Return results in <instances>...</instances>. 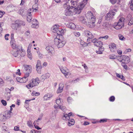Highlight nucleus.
Segmentation results:
<instances>
[{"mask_svg":"<svg viewBox=\"0 0 133 133\" xmlns=\"http://www.w3.org/2000/svg\"><path fill=\"white\" fill-rule=\"evenodd\" d=\"M59 108L62 110H63L66 109V107L61 105L59 106Z\"/></svg>","mask_w":133,"mask_h":133,"instance_id":"6e6d98bb","label":"nucleus"},{"mask_svg":"<svg viewBox=\"0 0 133 133\" xmlns=\"http://www.w3.org/2000/svg\"><path fill=\"white\" fill-rule=\"evenodd\" d=\"M5 14V12L4 11H2L0 10V18L2 17L3 15Z\"/></svg>","mask_w":133,"mask_h":133,"instance_id":"603ef678","label":"nucleus"},{"mask_svg":"<svg viewBox=\"0 0 133 133\" xmlns=\"http://www.w3.org/2000/svg\"><path fill=\"white\" fill-rule=\"evenodd\" d=\"M132 17L131 15H128V21H129L128 23V25H131L133 24V17Z\"/></svg>","mask_w":133,"mask_h":133,"instance_id":"2eb2a0df","label":"nucleus"},{"mask_svg":"<svg viewBox=\"0 0 133 133\" xmlns=\"http://www.w3.org/2000/svg\"><path fill=\"white\" fill-rule=\"evenodd\" d=\"M50 76V75L48 73H47L41 76V78L43 80L47 78H49Z\"/></svg>","mask_w":133,"mask_h":133,"instance_id":"4be33fe9","label":"nucleus"},{"mask_svg":"<svg viewBox=\"0 0 133 133\" xmlns=\"http://www.w3.org/2000/svg\"><path fill=\"white\" fill-rule=\"evenodd\" d=\"M130 7L131 10H133V0H132L131 1Z\"/></svg>","mask_w":133,"mask_h":133,"instance_id":"49530a36","label":"nucleus"},{"mask_svg":"<svg viewBox=\"0 0 133 133\" xmlns=\"http://www.w3.org/2000/svg\"><path fill=\"white\" fill-rule=\"evenodd\" d=\"M26 87L28 88V89H30V88H31L34 87V85L33 84V83L32 82H30L29 84L27 85L26 86Z\"/></svg>","mask_w":133,"mask_h":133,"instance_id":"f704fd0d","label":"nucleus"},{"mask_svg":"<svg viewBox=\"0 0 133 133\" xmlns=\"http://www.w3.org/2000/svg\"><path fill=\"white\" fill-rule=\"evenodd\" d=\"M94 45L98 47H100L102 45V42L101 41L96 42H94Z\"/></svg>","mask_w":133,"mask_h":133,"instance_id":"b1692460","label":"nucleus"},{"mask_svg":"<svg viewBox=\"0 0 133 133\" xmlns=\"http://www.w3.org/2000/svg\"><path fill=\"white\" fill-rule=\"evenodd\" d=\"M59 26L58 25H55L52 27V31L54 33H57L59 28Z\"/></svg>","mask_w":133,"mask_h":133,"instance_id":"6ab92c4d","label":"nucleus"},{"mask_svg":"<svg viewBox=\"0 0 133 133\" xmlns=\"http://www.w3.org/2000/svg\"><path fill=\"white\" fill-rule=\"evenodd\" d=\"M71 5V7H72V8H74L76 7L77 5V2L76 1H74L72 0L70 2Z\"/></svg>","mask_w":133,"mask_h":133,"instance_id":"393cba45","label":"nucleus"},{"mask_svg":"<svg viewBox=\"0 0 133 133\" xmlns=\"http://www.w3.org/2000/svg\"><path fill=\"white\" fill-rule=\"evenodd\" d=\"M68 122V125L70 126L72 125H73L75 123V121L73 119H71L69 120Z\"/></svg>","mask_w":133,"mask_h":133,"instance_id":"c85d7f7f","label":"nucleus"},{"mask_svg":"<svg viewBox=\"0 0 133 133\" xmlns=\"http://www.w3.org/2000/svg\"><path fill=\"white\" fill-rule=\"evenodd\" d=\"M52 95L48 94L45 95L44 97V99L45 100H49L50 98L52 97Z\"/></svg>","mask_w":133,"mask_h":133,"instance_id":"5701e85b","label":"nucleus"},{"mask_svg":"<svg viewBox=\"0 0 133 133\" xmlns=\"http://www.w3.org/2000/svg\"><path fill=\"white\" fill-rule=\"evenodd\" d=\"M72 101V98L70 97H69L67 98V101L68 102H71Z\"/></svg>","mask_w":133,"mask_h":133,"instance_id":"4d7b16f0","label":"nucleus"},{"mask_svg":"<svg viewBox=\"0 0 133 133\" xmlns=\"http://www.w3.org/2000/svg\"><path fill=\"white\" fill-rule=\"evenodd\" d=\"M32 19V17L31 12L29 13L27 16V20L28 22L31 21Z\"/></svg>","mask_w":133,"mask_h":133,"instance_id":"cd10ccee","label":"nucleus"},{"mask_svg":"<svg viewBox=\"0 0 133 133\" xmlns=\"http://www.w3.org/2000/svg\"><path fill=\"white\" fill-rule=\"evenodd\" d=\"M16 79L17 82L21 83H25L27 81V79H25V78L23 77H17Z\"/></svg>","mask_w":133,"mask_h":133,"instance_id":"9b49d317","label":"nucleus"},{"mask_svg":"<svg viewBox=\"0 0 133 133\" xmlns=\"http://www.w3.org/2000/svg\"><path fill=\"white\" fill-rule=\"evenodd\" d=\"M60 69L62 73L66 78H68V76L71 74V73L66 67L62 66L61 67H60Z\"/></svg>","mask_w":133,"mask_h":133,"instance_id":"39448f33","label":"nucleus"},{"mask_svg":"<svg viewBox=\"0 0 133 133\" xmlns=\"http://www.w3.org/2000/svg\"><path fill=\"white\" fill-rule=\"evenodd\" d=\"M117 52L118 53L119 55H121L122 54V51L120 50H118L117 51Z\"/></svg>","mask_w":133,"mask_h":133,"instance_id":"69168bd1","label":"nucleus"},{"mask_svg":"<svg viewBox=\"0 0 133 133\" xmlns=\"http://www.w3.org/2000/svg\"><path fill=\"white\" fill-rule=\"evenodd\" d=\"M108 25V23L107 22L104 23L102 25V28L104 29L106 28Z\"/></svg>","mask_w":133,"mask_h":133,"instance_id":"e433bc0d","label":"nucleus"},{"mask_svg":"<svg viewBox=\"0 0 133 133\" xmlns=\"http://www.w3.org/2000/svg\"><path fill=\"white\" fill-rule=\"evenodd\" d=\"M57 33L58 35L57 36H63L64 34V31L62 29L59 28Z\"/></svg>","mask_w":133,"mask_h":133,"instance_id":"412c9836","label":"nucleus"},{"mask_svg":"<svg viewBox=\"0 0 133 133\" xmlns=\"http://www.w3.org/2000/svg\"><path fill=\"white\" fill-rule=\"evenodd\" d=\"M5 93H6L10 94L11 91L10 90V89L8 88H6L5 89Z\"/></svg>","mask_w":133,"mask_h":133,"instance_id":"c03bdc74","label":"nucleus"},{"mask_svg":"<svg viewBox=\"0 0 133 133\" xmlns=\"http://www.w3.org/2000/svg\"><path fill=\"white\" fill-rule=\"evenodd\" d=\"M112 12V11H110L109 12V13L107 14V16H110V15H111V16L114 15V14H111Z\"/></svg>","mask_w":133,"mask_h":133,"instance_id":"680f3d73","label":"nucleus"},{"mask_svg":"<svg viewBox=\"0 0 133 133\" xmlns=\"http://www.w3.org/2000/svg\"><path fill=\"white\" fill-rule=\"evenodd\" d=\"M87 2L88 0H84L80 3L76 8L73 9V14H79L85 5L87 4Z\"/></svg>","mask_w":133,"mask_h":133,"instance_id":"f03ea898","label":"nucleus"},{"mask_svg":"<svg viewBox=\"0 0 133 133\" xmlns=\"http://www.w3.org/2000/svg\"><path fill=\"white\" fill-rule=\"evenodd\" d=\"M34 125L35 127V128L37 130H39L41 129V128H40L38 125L35 124V121L34 123Z\"/></svg>","mask_w":133,"mask_h":133,"instance_id":"37998d69","label":"nucleus"},{"mask_svg":"<svg viewBox=\"0 0 133 133\" xmlns=\"http://www.w3.org/2000/svg\"><path fill=\"white\" fill-rule=\"evenodd\" d=\"M32 81L34 86L37 85L40 82V81L38 78H33L32 79Z\"/></svg>","mask_w":133,"mask_h":133,"instance_id":"9d476101","label":"nucleus"},{"mask_svg":"<svg viewBox=\"0 0 133 133\" xmlns=\"http://www.w3.org/2000/svg\"><path fill=\"white\" fill-rule=\"evenodd\" d=\"M63 116V119L64 120H68L70 119V117L67 114H64Z\"/></svg>","mask_w":133,"mask_h":133,"instance_id":"2f4dec72","label":"nucleus"},{"mask_svg":"<svg viewBox=\"0 0 133 133\" xmlns=\"http://www.w3.org/2000/svg\"><path fill=\"white\" fill-rule=\"evenodd\" d=\"M63 85L62 84H60L59 85V87L58 89L57 92V93H59L62 92L63 89Z\"/></svg>","mask_w":133,"mask_h":133,"instance_id":"aec40b11","label":"nucleus"},{"mask_svg":"<svg viewBox=\"0 0 133 133\" xmlns=\"http://www.w3.org/2000/svg\"><path fill=\"white\" fill-rule=\"evenodd\" d=\"M121 59H118V60L119 61H121L122 62V63H121V65H122L123 66L124 65H125V64L124 62H123V61L124 60H123V59H122V60H121Z\"/></svg>","mask_w":133,"mask_h":133,"instance_id":"864d4df0","label":"nucleus"},{"mask_svg":"<svg viewBox=\"0 0 133 133\" xmlns=\"http://www.w3.org/2000/svg\"><path fill=\"white\" fill-rule=\"evenodd\" d=\"M54 43L58 48L63 47L66 43L63 37L62 36H57L54 39Z\"/></svg>","mask_w":133,"mask_h":133,"instance_id":"f257e3e1","label":"nucleus"},{"mask_svg":"<svg viewBox=\"0 0 133 133\" xmlns=\"http://www.w3.org/2000/svg\"><path fill=\"white\" fill-rule=\"evenodd\" d=\"M19 128V125H17L14 127V130L15 131H20Z\"/></svg>","mask_w":133,"mask_h":133,"instance_id":"a19ab883","label":"nucleus"},{"mask_svg":"<svg viewBox=\"0 0 133 133\" xmlns=\"http://www.w3.org/2000/svg\"><path fill=\"white\" fill-rule=\"evenodd\" d=\"M31 132L34 133H40L41 132L39 131H38L37 130H31Z\"/></svg>","mask_w":133,"mask_h":133,"instance_id":"8fccbe9b","label":"nucleus"},{"mask_svg":"<svg viewBox=\"0 0 133 133\" xmlns=\"http://www.w3.org/2000/svg\"><path fill=\"white\" fill-rule=\"evenodd\" d=\"M98 51H96V53L97 54H102V52L104 51V48L103 47L101 46L99 47Z\"/></svg>","mask_w":133,"mask_h":133,"instance_id":"a878e982","label":"nucleus"},{"mask_svg":"<svg viewBox=\"0 0 133 133\" xmlns=\"http://www.w3.org/2000/svg\"><path fill=\"white\" fill-rule=\"evenodd\" d=\"M124 19L123 18H120L117 24L114 26V28L117 30L121 29L124 26Z\"/></svg>","mask_w":133,"mask_h":133,"instance_id":"20e7f679","label":"nucleus"},{"mask_svg":"<svg viewBox=\"0 0 133 133\" xmlns=\"http://www.w3.org/2000/svg\"><path fill=\"white\" fill-rule=\"evenodd\" d=\"M38 26L37 24H33L32 25V27L33 28H36Z\"/></svg>","mask_w":133,"mask_h":133,"instance_id":"bf43d9fd","label":"nucleus"},{"mask_svg":"<svg viewBox=\"0 0 133 133\" xmlns=\"http://www.w3.org/2000/svg\"><path fill=\"white\" fill-rule=\"evenodd\" d=\"M22 22L20 21H16L15 24H12V28L14 29H17L19 26L22 25L21 23Z\"/></svg>","mask_w":133,"mask_h":133,"instance_id":"1a4fd4ad","label":"nucleus"},{"mask_svg":"<svg viewBox=\"0 0 133 133\" xmlns=\"http://www.w3.org/2000/svg\"><path fill=\"white\" fill-rule=\"evenodd\" d=\"M25 69L26 72H31L32 71V67L31 65H27L25 66Z\"/></svg>","mask_w":133,"mask_h":133,"instance_id":"a211bd4d","label":"nucleus"},{"mask_svg":"<svg viewBox=\"0 0 133 133\" xmlns=\"http://www.w3.org/2000/svg\"><path fill=\"white\" fill-rule=\"evenodd\" d=\"M10 44L11 47L13 49H15L16 48L15 41L14 39L12 38V39H11L10 42Z\"/></svg>","mask_w":133,"mask_h":133,"instance_id":"f3484780","label":"nucleus"},{"mask_svg":"<svg viewBox=\"0 0 133 133\" xmlns=\"http://www.w3.org/2000/svg\"><path fill=\"white\" fill-rule=\"evenodd\" d=\"M32 8L33 10L34 11L35 10V11H36V10H37L38 9V4H34L33 5Z\"/></svg>","mask_w":133,"mask_h":133,"instance_id":"473e14b6","label":"nucleus"},{"mask_svg":"<svg viewBox=\"0 0 133 133\" xmlns=\"http://www.w3.org/2000/svg\"><path fill=\"white\" fill-rule=\"evenodd\" d=\"M18 54H20V56L22 57L25 55V52L24 50L22 49V47L19 49L18 48L17 49V51L13 54V55L15 57H16L18 56Z\"/></svg>","mask_w":133,"mask_h":133,"instance_id":"423d86ee","label":"nucleus"},{"mask_svg":"<svg viewBox=\"0 0 133 133\" xmlns=\"http://www.w3.org/2000/svg\"><path fill=\"white\" fill-rule=\"evenodd\" d=\"M36 70L37 72L41 74V71L42 66H36Z\"/></svg>","mask_w":133,"mask_h":133,"instance_id":"c9c22d12","label":"nucleus"},{"mask_svg":"<svg viewBox=\"0 0 133 133\" xmlns=\"http://www.w3.org/2000/svg\"><path fill=\"white\" fill-rule=\"evenodd\" d=\"M82 66L84 67V68L85 69H87L88 68L87 67L85 64L82 65Z\"/></svg>","mask_w":133,"mask_h":133,"instance_id":"774afa93","label":"nucleus"},{"mask_svg":"<svg viewBox=\"0 0 133 133\" xmlns=\"http://www.w3.org/2000/svg\"><path fill=\"white\" fill-rule=\"evenodd\" d=\"M119 78L121 79L122 80H125V79L124 76L122 75H121Z\"/></svg>","mask_w":133,"mask_h":133,"instance_id":"338daca9","label":"nucleus"},{"mask_svg":"<svg viewBox=\"0 0 133 133\" xmlns=\"http://www.w3.org/2000/svg\"><path fill=\"white\" fill-rule=\"evenodd\" d=\"M64 7L65 8V14L66 16H69L71 14H73V8H71L68 4V3H65L64 5Z\"/></svg>","mask_w":133,"mask_h":133,"instance_id":"7ed1b4c3","label":"nucleus"},{"mask_svg":"<svg viewBox=\"0 0 133 133\" xmlns=\"http://www.w3.org/2000/svg\"><path fill=\"white\" fill-rule=\"evenodd\" d=\"M80 43L81 45H83V46H86V44L87 45L86 43H84L82 40H81L80 41Z\"/></svg>","mask_w":133,"mask_h":133,"instance_id":"09e8293b","label":"nucleus"},{"mask_svg":"<svg viewBox=\"0 0 133 133\" xmlns=\"http://www.w3.org/2000/svg\"><path fill=\"white\" fill-rule=\"evenodd\" d=\"M36 66H41V61L39 60L38 61Z\"/></svg>","mask_w":133,"mask_h":133,"instance_id":"a18cd8bd","label":"nucleus"},{"mask_svg":"<svg viewBox=\"0 0 133 133\" xmlns=\"http://www.w3.org/2000/svg\"><path fill=\"white\" fill-rule=\"evenodd\" d=\"M31 72H26L25 73V74L24 76L23 77L24 78H25V79H26L27 80V81H28V77H29V74Z\"/></svg>","mask_w":133,"mask_h":133,"instance_id":"72a5a7b5","label":"nucleus"},{"mask_svg":"<svg viewBox=\"0 0 133 133\" xmlns=\"http://www.w3.org/2000/svg\"><path fill=\"white\" fill-rule=\"evenodd\" d=\"M108 119H106V118H105V119H100L99 121H97L95 122L94 123H104L106 122L107 121Z\"/></svg>","mask_w":133,"mask_h":133,"instance_id":"bb28decb","label":"nucleus"},{"mask_svg":"<svg viewBox=\"0 0 133 133\" xmlns=\"http://www.w3.org/2000/svg\"><path fill=\"white\" fill-rule=\"evenodd\" d=\"M2 24L1 23H0V34L3 31V29L1 27V25Z\"/></svg>","mask_w":133,"mask_h":133,"instance_id":"e2e57ef3","label":"nucleus"},{"mask_svg":"<svg viewBox=\"0 0 133 133\" xmlns=\"http://www.w3.org/2000/svg\"><path fill=\"white\" fill-rule=\"evenodd\" d=\"M31 45L29 44L28 48L27 49V56L29 58H31L32 57L31 53Z\"/></svg>","mask_w":133,"mask_h":133,"instance_id":"ddd939ff","label":"nucleus"},{"mask_svg":"<svg viewBox=\"0 0 133 133\" xmlns=\"http://www.w3.org/2000/svg\"><path fill=\"white\" fill-rule=\"evenodd\" d=\"M109 47L110 50L112 51H114V50L116 49V45L114 43H110L109 45Z\"/></svg>","mask_w":133,"mask_h":133,"instance_id":"f8f14e48","label":"nucleus"},{"mask_svg":"<svg viewBox=\"0 0 133 133\" xmlns=\"http://www.w3.org/2000/svg\"><path fill=\"white\" fill-rule=\"evenodd\" d=\"M46 49L51 56H53L54 55L55 51L54 48L52 46H48L46 47Z\"/></svg>","mask_w":133,"mask_h":133,"instance_id":"0eeeda50","label":"nucleus"},{"mask_svg":"<svg viewBox=\"0 0 133 133\" xmlns=\"http://www.w3.org/2000/svg\"><path fill=\"white\" fill-rule=\"evenodd\" d=\"M89 124V123L85 121L84 122V123H83V125H88Z\"/></svg>","mask_w":133,"mask_h":133,"instance_id":"0e129e2a","label":"nucleus"},{"mask_svg":"<svg viewBox=\"0 0 133 133\" xmlns=\"http://www.w3.org/2000/svg\"><path fill=\"white\" fill-rule=\"evenodd\" d=\"M112 4H114L116 3L117 0H110Z\"/></svg>","mask_w":133,"mask_h":133,"instance_id":"052dcab7","label":"nucleus"},{"mask_svg":"<svg viewBox=\"0 0 133 133\" xmlns=\"http://www.w3.org/2000/svg\"><path fill=\"white\" fill-rule=\"evenodd\" d=\"M62 102V99L60 98H59L58 99H57L56 100V103L59 106L61 104Z\"/></svg>","mask_w":133,"mask_h":133,"instance_id":"7c9ffc66","label":"nucleus"},{"mask_svg":"<svg viewBox=\"0 0 133 133\" xmlns=\"http://www.w3.org/2000/svg\"><path fill=\"white\" fill-rule=\"evenodd\" d=\"M118 37L120 40H124L125 39V38L121 34H119L118 35Z\"/></svg>","mask_w":133,"mask_h":133,"instance_id":"58836bf2","label":"nucleus"},{"mask_svg":"<svg viewBox=\"0 0 133 133\" xmlns=\"http://www.w3.org/2000/svg\"><path fill=\"white\" fill-rule=\"evenodd\" d=\"M85 35L88 37L89 39L92 38L93 37L91 32L89 31H85Z\"/></svg>","mask_w":133,"mask_h":133,"instance_id":"dca6fc26","label":"nucleus"},{"mask_svg":"<svg viewBox=\"0 0 133 133\" xmlns=\"http://www.w3.org/2000/svg\"><path fill=\"white\" fill-rule=\"evenodd\" d=\"M17 72L16 73V75H18L20 76L21 75V73L20 72V70L19 69H18L17 70Z\"/></svg>","mask_w":133,"mask_h":133,"instance_id":"5fc2aeb1","label":"nucleus"},{"mask_svg":"<svg viewBox=\"0 0 133 133\" xmlns=\"http://www.w3.org/2000/svg\"><path fill=\"white\" fill-rule=\"evenodd\" d=\"M68 27L71 29H74L76 27L75 24L72 23H70L68 24Z\"/></svg>","mask_w":133,"mask_h":133,"instance_id":"c756f323","label":"nucleus"},{"mask_svg":"<svg viewBox=\"0 0 133 133\" xmlns=\"http://www.w3.org/2000/svg\"><path fill=\"white\" fill-rule=\"evenodd\" d=\"M9 36V35L8 34H7L5 35L4 37L6 40H9L8 37Z\"/></svg>","mask_w":133,"mask_h":133,"instance_id":"3c124183","label":"nucleus"},{"mask_svg":"<svg viewBox=\"0 0 133 133\" xmlns=\"http://www.w3.org/2000/svg\"><path fill=\"white\" fill-rule=\"evenodd\" d=\"M108 38L109 36L107 35H106L103 37H99V38H103L105 39H107Z\"/></svg>","mask_w":133,"mask_h":133,"instance_id":"13d9d810","label":"nucleus"},{"mask_svg":"<svg viewBox=\"0 0 133 133\" xmlns=\"http://www.w3.org/2000/svg\"><path fill=\"white\" fill-rule=\"evenodd\" d=\"M95 17L94 16L91 17L89 22V25L90 27H92L95 26L94 23L95 22Z\"/></svg>","mask_w":133,"mask_h":133,"instance_id":"6e6552de","label":"nucleus"},{"mask_svg":"<svg viewBox=\"0 0 133 133\" xmlns=\"http://www.w3.org/2000/svg\"><path fill=\"white\" fill-rule=\"evenodd\" d=\"M5 114L4 115V116L5 117H10L12 115V113L11 111L7 110L5 111Z\"/></svg>","mask_w":133,"mask_h":133,"instance_id":"4468645a","label":"nucleus"},{"mask_svg":"<svg viewBox=\"0 0 133 133\" xmlns=\"http://www.w3.org/2000/svg\"><path fill=\"white\" fill-rule=\"evenodd\" d=\"M115 99V98L114 96H111L109 99V101L110 102H113Z\"/></svg>","mask_w":133,"mask_h":133,"instance_id":"4c0bfd02","label":"nucleus"},{"mask_svg":"<svg viewBox=\"0 0 133 133\" xmlns=\"http://www.w3.org/2000/svg\"><path fill=\"white\" fill-rule=\"evenodd\" d=\"M74 34L75 36L77 37L79 36L80 35V33L78 32H74Z\"/></svg>","mask_w":133,"mask_h":133,"instance_id":"79ce46f5","label":"nucleus"},{"mask_svg":"<svg viewBox=\"0 0 133 133\" xmlns=\"http://www.w3.org/2000/svg\"><path fill=\"white\" fill-rule=\"evenodd\" d=\"M27 124L30 127H31L32 126V124L31 121H28Z\"/></svg>","mask_w":133,"mask_h":133,"instance_id":"ea45409f","label":"nucleus"},{"mask_svg":"<svg viewBox=\"0 0 133 133\" xmlns=\"http://www.w3.org/2000/svg\"><path fill=\"white\" fill-rule=\"evenodd\" d=\"M1 102L2 104L4 106H6V105L7 103L4 100H2L1 101Z\"/></svg>","mask_w":133,"mask_h":133,"instance_id":"de8ad7c7","label":"nucleus"}]
</instances>
